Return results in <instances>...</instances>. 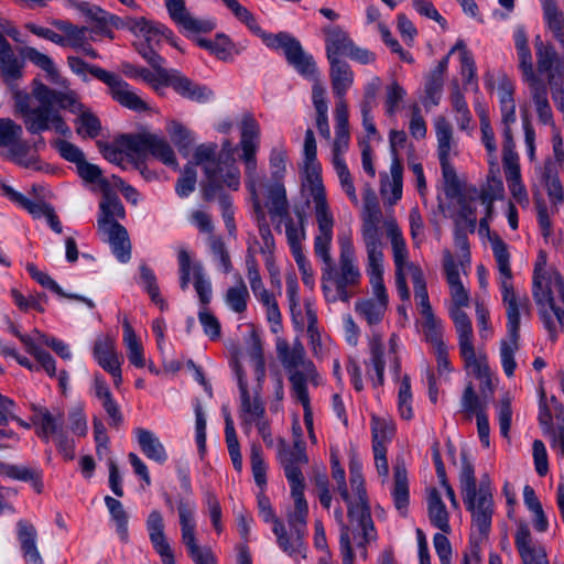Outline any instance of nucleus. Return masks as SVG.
I'll return each instance as SVG.
<instances>
[{
	"label": "nucleus",
	"instance_id": "1",
	"mask_svg": "<svg viewBox=\"0 0 564 564\" xmlns=\"http://www.w3.org/2000/svg\"><path fill=\"white\" fill-rule=\"evenodd\" d=\"M317 232L314 237V253L322 262L321 286L326 302L348 303L357 293L362 279L356 261V251L350 234L338 237L339 258L335 264L332 257L335 218L333 213L315 216Z\"/></svg>",
	"mask_w": 564,
	"mask_h": 564
},
{
	"label": "nucleus",
	"instance_id": "2",
	"mask_svg": "<svg viewBox=\"0 0 564 564\" xmlns=\"http://www.w3.org/2000/svg\"><path fill=\"white\" fill-rule=\"evenodd\" d=\"M384 227L392 249L397 292L402 301H410L411 293L406 283V274H410L413 282L414 300L424 319L425 334L426 336H436L440 330V322L433 314L423 271L420 265L410 261L406 242L397 220L394 218L387 219Z\"/></svg>",
	"mask_w": 564,
	"mask_h": 564
},
{
	"label": "nucleus",
	"instance_id": "3",
	"mask_svg": "<svg viewBox=\"0 0 564 564\" xmlns=\"http://www.w3.org/2000/svg\"><path fill=\"white\" fill-rule=\"evenodd\" d=\"M59 90L52 89L44 84H37L33 88V96L39 101L33 106L31 97L25 93H18L14 97L15 113L22 119L26 131L31 134H41L45 131H54L62 137H70V127L65 121L58 109L53 106Z\"/></svg>",
	"mask_w": 564,
	"mask_h": 564
},
{
	"label": "nucleus",
	"instance_id": "4",
	"mask_svg": "<svg viewBox=\"0 0 564 564\" xmlns=\"http://www.w3.org/2000/svg\"><path fill=\"white\" fill-rule=\"evenodd\" d=\"M332 477L337 484V490L347 505L348 518L351 519L352 525L357 522L358 528L362 530V541L371 542L377 539V532L370 514V507L365 488V480L361 475L360 466L357 463L350 465V487L352 495L348 492L346 484L345 470L338 460L332 459Z\"/></svg>",
	"mask_w": 564,
	"mask_h": 564
},
{
	"label": "nucleus",
	"instance_id": "5",
	"mask_svg": "<svg viewBox=\"0 0 564 564\" xmlns=\"http://www.w3.org/2000/svg\"><path fill=\"white\" fill-rule=\"evenodd\" d=\"M532 295L549 338L557 340V329L551 311L564 305V280L555 270L546 268V254L539 252L533 271Z\"/></svg>",
	"mask_w": 564,
	"mask_h": 564
},
{
	"label": "nucleus",
	"instance_id": "6",
	"mask_svg": "<svg viewBox=\"0 0 564 564\" xmlns=\"http://www.w3.org/2000/svg\"><path fill=\"white\" fill-rule=\"evenodd\" d=\"M288 153L283 147H275L269 156L270 177L258 171V180L253 191L246 186L251 195L252 203H262L265 198V207L272 216L283 217L288 214L289 203L284 177L286 174Z\"/></svg>",
	"mask_w": 564,
	"mask_h": 564
},
{
	"label": "nucleus",
	"instance_id": "7",
	"mask_svg": "<svg viewBox=\"0 0 564 564\" xmlns=\"http://www.w3.org/2000/svg\"><path fill=\"white\" fill-rule=\"evenodd\" d=\"M513 41L521 78L522 82L528 86L529 96L533 101L539 120L543 124H552L553 113L549 102L547 84L535 72L531 48L529 46L528 34L525 28L522 24H518L514 28Z\"/></svg>",
	"mask_w": 564,
	"mask_h": 564
},
{
	"label": "nucleus",
	"instance_id": "8",
	"mask_svg": "<svg viewBox=\"0 0 564 564\" xmlns=\"http://www.w3.org/2000/svg\"><path fill=\"white\" fill-rule=\"evenodd\" d=\"M216 143H203L198 145L193 154L194 167L202 166L206 183L204 185V197L207 200L214 199L217 192L224 187L238 191L240 187V170L231 162H221L217 156Z\"/></svg>",
	"mask_w": 564,
	"mask_h": 564
},
{
	"label": "nucleus",
	"instance_id": "9",
	"mask_svg": "<svg viewBox=\"0 0 564 564\" xmlns=\"http://www.w3.org/2000/svg\"><path fill=\"white\" fill-rule=\"evenodd\" d=\"M302 195L314 216L332 213L326 188L322 178V165L317 160V147L314 132L307 129L303 144V163L301 167Z\"/></svg>",
	"mask_w": 564,
	"mask_h": 564
},
{
	"label": "nucleus",
	"instance_id": "10",
	"mask_svg": "<svg viewBox=\"0 0 564 564\" xmlns=\"http://www.w3.org/2000/svg\"><path fill=\"white\" fill-rule=\"evenodd\" d=\"M67 64L69 68L78 76L85 77L87 73L102 82L111 98L121 107L135 112L150 110L148 102L142 99L137 91L118 74L108 72L99 66L89 65L77 56H68Z\"/></svg>",
	"mask_w": 564,
	"mask_h": 564
},
{
	"label": "nucleus",
	"instance_id": "11",
	"mask_svg": "<svg viewBox=\"0 0 564 564\" xmlns=\"http://www.w3.org/2000/svg\"><path fill=\"white\" fill-rule=\"evenodd\" d=\"M366 272L369 276L372 296L358 300L355 303V312L368 326L372 327L382 322L389 303L383 283V260L366 261Z\"/></svg>",
	"mask_w": 564,
	"mask_h": 564
},
{
	"label": "nucleus",
	"instance_id": "12",
	"mask_svg": "<svg viewBox=\"0 0 564 564\" xmlns=\"http://www.w3.org/2000/svg\"><path fill=\"white\" fill-rule=\"evenodd\" d=\"M443 269L451 295L448 313L454 322L456 334L471 330V321L463 311L464 307L469 306V291L462 281L459 264L449 250H444L443 252Z\"/></svg>",
	"mask_w": 564,
	"mask_h": 564
},
{
	"label": "nucleus",
	"instance_id": "13",
	"mask_svg": "<svg viewBox=\"0 0 564 564\" xmlns=\"http://www.w3.org/2000/svg\"><path fill=\"white\" fill-rule=\"evenodd\" d=\"M22 135V126L10 118H0V147L8 149V159L24 169L42 171L43 163L37 155L30 154L31 147Z\"/></svg>",
	"mask_w": 564,
	"mask_h": 564
},
{
	"label": "nucleus",
	"instance_id": "14",
	"mask_svg": "<svg viewBox=\"0 0 564 564\" xmlns=\"http://www.w3.org/2000/svg\"><path fill=\"white\" fill-rule=\"evenodd\" d=\"M121 144L134 160H145L150 154L163 164L177 167L175 153L170 143L158 134H126L121 135Z\"/></svg>",
	"mask_w": 564,
	"mask_h": 564
},
{
	"label": "nucleus",
	"instance_id": "15",
	"mask_svg": "<svg viewBox=\"0 0 564 564\" xmlns=\"http://www.w3.org/2000/svg\"><path fill=\"white\" fill-rule=\"evenodd\" d=\"M196 505L192 500L180 499L177 502V513L181 527V541L184 544L187 554L195 564H216V558L212 550L198 544L196 539Z\"/></svg>",
	"mask_w": 564,
	"mask_h": 564
},
{
	"label": "nucleus",
	"instance_id": "16",
	"mask_svg": "<svg viewBox=\"0 0 564 564\" xmlns=\"http://www.w3.org/2000/svg\"><path fill=\"white\" fill-rule=\"evenodd\" d=\"M381 220L382 213L377 199L371 198L364 203L360 235L366 250V261L384 259Z\"/></svg>",
	"mask_w": 564,
	"mask_h": 564
},
{
	"label": "nucleus",
	"instance_id": "17",
	"mask_svg": "<svg viewBox=\"0 0 564 564\" xmlns=\"http://www.w3.org/2000/svg\"><path fill=\"white\" fill-rule=\"evenodd\" d=\"M241 160L245 164V183L252 191L258 180L257 151L260 144V126L250 113H245L240 121Z\"/></svg>",
	"mask_w": 564,
	"mask_h": 564
},
{
	"label": "nucleus",
	"instance_id": "18",
	"mask_svg": "<svg viewBox=\"0 0 564 564\" xmlns=\"http://www.w3.org/2000/svg\"><path fill=\"white\" fill-rule=\"evenodd\" d=\"M460 357L464 360L466 370L480 382L482 393L492 391V371L485 352H476L474 346V332L467 330L457 334Z\"/></svg>",
	"mask_w": 564,
	"mask_h": 564
},
{
	"label": "nucleus",
	"instance_id": "19",
	"mask_svg": "<svg viewBox=\"0 0 564 564\" xmlns=\"http://www.w3.org/2000/svg\"><path fill=\"white\" fill-rule=\"evenodd\" d=\"M462 497L467 510L471 513L473 528L478 531L480 539L485 538L490 530L494 513L490 488L481 484L478 489L466 492Z\"/></svg>",
	"mask_w": 564,
	"mask_h": 564
},
{
	"label": "nucleus",
	"instance_id": "20",
	"mask_svg": "<svg viewBox=\"0 0 564 564\" xmlns=\"http://www.w3.org/2000/svg\"><path fill=\"white\" fill-rule=\"evenodd\" d=\"M32 411V425L35 430V434L44 442H50L51 438L65 432L64 411L59 408L48 409L41 404L32 403L30 406Z\"/></svg>",
	"mask_w": 564,
	"mask_h": 564
},
{
	"label": "nucleus",
	"instance_id": "21",
	"mask_svg": "<svg viewBox=\"0 0 564 564\" xmlns=\"http://www.w3.org/2000/svg\"><path fill=\"white\" fill-rule=\"evenodd\" d=\"M534 50L536 56L539 75L546 74L547 83L555 85L564 80V57L558 55L553 44L542 40L541 35L534 37Z\"/></svg>",
	"mask_w": 564,
	"mask_h": 564
},
{
	"label": "nucleus",
	"instance_id": "22",
	"mask_svg": "<svg viewBox=\"0 0 564 564\" xmlns=\"http://www.w3.org/2000/svg\"><path fill=\"white\" fill-rule=\"evenodd\" d=\"M279 357L290 372V378L295 373H301L305 378V383L311 381L317 384L318 375L312 361L305 358V349L301 341L296 340L290 348L286 343L278 344Z\"/></svg>",
	"mask_w": 564,
	"mask_h": 564
},
{
	"label": "nucleus",
	"instance_id": "23",
	"mask_svg": "<svg viewBox=\"0 0 564 564\" xmlns=\"http://www.w3.org/2000/svg\"><path fill=\"white\" fill-rule=\"evenodd\" d=\"M278 460L284 470L290 486L304 485V476L301 468L308 463L305 446H296L295 444L290 446L284 440H280L278 444Z\"/></svg>",
	"mask_w": 564,
	"mask_h": 564
},
{
	"label": "nucleus",
	"instance_id": "24",
	"mask_svg": "<svg viewBox=\"0 0 564 564\" xmlns=\"http://www.w3.org/2000/svg\"><path fill=\"white\" fill-rule=\"evenodd\" d=\"M104 21L112 24L117 29L126 28L135 36L142 37L145 42L159 40L160 36H164L166 39L172 37V31L169 28L143 17L121 20L117 15L108 14L104 18Z\"/></svg>",
	"mask_w": 564,
	"mask_h": 564
},
{
	"label": "nucleus",
	"instance_id": "25",
	"mask_svg": "<svg viewBox=\"0 0 564 564\" xmlns=\"http://www.w3.org/2000/svg\"><path fill=\"white\" fill-rule=\"evenodd\" d=\"M235 370L240 392V417L242 420L245 432L248 434L251 425L264 417L265 409L258 393L251 398L246 377L238 364H236Z\"/></svg>",
	"mask_w": 564,
	"mask_h": 564
},
{
	"label": "nucleus",
	"instance_id": "26",
	"mask_svg": "<svg viewBox=\"0 0 564 564\" xmlns=\"http://www.w3.org/2000/svg\"><path fill=\"white\" fill-rule=\"evenodd\" d=\"M97 223L102 240L109 243L118 261L128 262L131 259V242L127 229L119 223Z\"/></svg>",
	"mask_w": 564,
	"mask_h": 564
},
{
	"label": "nucleus",
	"instance_id": "27",
	"mask_svg": "<svg viewBox=\"0 0 564 564\" xmlns=\"http://www.w3.org/2000/svg\"><path fill=\"white\" fill-rule=\"evenodd\" d=\"M369 360L365 362L367 376L375 387L384 384V368L389 367L388 352L383 346V336L379 332H372L368 339Z\"/></svg>",
	"mask_w": 564,
	"mask_h": 564
},
{
	"label": "nucleus",
	"instance_id": "28",
	"mask_svg": "<svg viewBox=\"0 0 564 564\" xmlns=\"http://www.w3.org/2000/svg\"><path fill=\"white\" fill-rule=\"evenodd\" d=\"M500 290L506 306L508 336H519L520 313L529 310V299L525 295H517L512 282L501 283Z\"/></svg>",
	"mask_w": 564,
	"mask_h": 564
},
{
	"label": "nucleus",
	"instance_id": "29",
	"mask_svg": "<svg viewBox=\"0 0 564 564\" xmlns=\"http://www.w3.org/2000/svg\"><path fill=\"white\" fill-rule=\"evenodd\" d=\"M165 6L171 19L188 34L207 33L215 28L213 21L193 17L185 8V0H165Z\"/></svg>",
	"mask_w": 564,
	"mask_h": 564
},
{
	"label": "nucleus",
	"instance_id": "30",
	"mask_svg": "<svg viewBox=\"0 0 564 564\" xmlns=\"http://www.w3.org/2000/svg\"><path fill=\"white\" fill-rule=\"evenodd\" d=\"M54 25L63 32L62 43H58L61 46H70L74 48L84 47L89 40H95L93 33L97 35H105L109 39H112V31L107 29L106 26H101L98 30H89L84 26H77L68 21L57 20L54 22Z\"/></svg>",
	"mask_w": 564,
	"mask_h": 564
},
{
	"label": "nucleus",
	"instance_id": "31",
	"mask_svg": "<svg viewBox=\"0 0 564 564\" xmlns=\"http://www.w3.org/2000/svg\"><path fill=\"white\" fill-rule=\"evenodd\" d=\"M166 86L172 87L181 97L195 102H207L214 97L213 91L208 87L194 83L173 68L170 72Z\"/></svg>",
	"mask_w": 564,
	"mask_h": 564
},
{
	"label": "nucleus",
	"instance_id": "32",
	"mask_svg": "<svg viewBox=\"0 0 564 564\" xmlns=\"http://www.w3.org/2000/svg\"><path fill=\"white\" fill-rule=\"evenodd\" d=\"M147 530L154 550L161 556L163 564H175L173 550L164 533V520L162 513L154 509L147 519Z\"/></svg>",
	"mask_w": 564,
	"mask_h": 564
},
{
	"label": "nucleus",
	"instance_id": "33",
	"mask_svg": "<svg viewBox=\"0 0 564 564\" xmlns=\"http://www.w3.org/2000/svg\"><path fill=\"white\" fill-rule=\"evenodd\" d=\"M25 63L11 47L8 41L0 40V76L3 83L12 87L22 79Z\"/></svg>",
	"mask_w": 564,
	"mask_h": 564
},
{
	"label": "nucleus",
	"instance_id": "34",
	"mask_svg": "<svg viewBox=\"0 0 564 564\" xmlns=\"http://www.w3.org/2000/svg\"><path fill=\"white\" fill-rule=\"evenodd\" d=\"M17 536L25 564H44L37 547V531L28 520L17 522Z\"/></svg>",
	"mask_w": 564,
	"mask_h": 564
},
{
	"label": "nucleus",
	"instance_id": "35",
	"mask_svg": "<svg viewBox=\"0 0 564 564\" xmlns=\"http://www.w3.org/2000/svg\"><path fill=\"white\" fill-rule=\"evenodd\" d=\"M335 518L340 525L339 542L343 555V564H354L351 540H355L357 545L362 549H365L369 542H365L364 544L360 543L362 541V530L358 528L357 522H355L354 525L352 522H350V525H347L344 522V513L341 509H337L335 511ZM349 521H351L350 518Z\"/></svg>",
	"mask_w": 564,
	"mask_h": 564
},
{
	"label": "nucleus",
	"instance_id": "36",
	"mask_svg": "<svg viewBox=\"0 0 564 564\" xmlns=\"http://www.w3.org/2000/svg\"><path fill=\"white\" fill-rule=\"evenodd\" d=\"M272 530L276 536V543L283 552L295 562L305 558L306 547L303 541L304 533L291 530L289 534L281 521H275V525H273Z\"/></svg>",
	"mask_w": 564,
	"mask_h": 564
},
{
	"label": "nucleus",
	"instance_id": "37",
	"mask_svg": "<svg viewBox=\"0 0 564 564\" xmlns=\"http://www.w3.org/2000/svg\"><path fill=\"white\" fill-rule=\"evenodd\" d=\"M325 35V50L328 61L340 59V55H346L354 41L349 34L339 25L329 24L323 29Z\"/></svg>",
	"mask_w": 564,
	"mask_h": 564
},
{
	"label": "nucleus",
	"instance_id": "38",
	"mask_svg": "<svg viewBox=\"0 0 564 564\" xmlns=\"http://www.w3.org/2000/svg\"><path fill=\"white\" fill-rule=\"evenodd\" d=\"M514 543L525 564H546V553L541 546L536 547L533 545L531 532L527 524L521 523L518 525Z\"/></svg>",
	"mask_w": 564,
	"mask_h": 564
},
{
	"label": "nucleus",
	"instance_id": "39",
	"mask_svg": "<svg viewBox=\"0 0 564 564\" xmlns=\"http://www.w3.org/2000/svg\"><path fill=\"white\" fill-rule=\"evenodd\" d=\"M449 54L443 57L425 78L424 106H437L442 99L444 77L448 68Z\"/></svg>",
	"mask_w": 564,
	"mask_h": 564
},
{
	"label": "nucleus",
	"instance_id": "40",
	"mask_svg": "<svg viewBox=\"0 0 564 564\" xmlns=\"http://www.w3.org/2000/svg\"><path fill=\"white\" fill-rule=\"evenodd\" d=\"M133 434L141 452L147 458L160 465L167 460V452L154 432L143 427H135Z\"/></svg>",
	"mask_w": 564,
	"mask_h": 564
},
{
	"label": "nucleus",
	"instance_id": "41",
	"mask_svg": "<svg viewBox=\"0 0 564 564\" xmlns=\"http://www.w3.org/2000/svg\"><path fill=\"white\" fill-rule=\"evenodd\" d=\"M329 78L335 98L346 97L354 85L355 74L350 65L341 59L328 61Z\"/></svg>",
	"mask_w": 564,
	"mask_h": 564
},
{
	"label": "nucleus",
	"instance_id": "42",
	"mask_svg": "<svg viewBox=\"0 0 564 564\" xmlns=\"http://www.w3.org/2000/svg\"><path fill=\"white\" fill-rule=\"evenodd\" d=\"M558 171L556 163L552 162H545L541 169V180L551 203V214L557 212L558 206L564 204V191L557 176Z\"/></svg>",
	"mask_w": 564,
	"mask_h": 564
},
{
	"label": "nucleus",
	"instance_id": "43",
	"mask_svg": "<svg viewBox=\"0 0 564 564\" xmlns=\"http://www.w3.org/2000/svg\"><path fill=\"white\" fill-rule=\"evenodd\" d=\"M290 487L291 496L294 500V509L288 513V522L291 530L305 533L308 516V506L304 497L305 484Z\"/></svg>",
	"mask_w": 564,
	"mask_h": 564
},
{
	"label": "nucleus",
	"instance_id": "44",
	"mask_svg": "<svg viewBox=\"0 0 564 564\" xmlns=\"http://www.w3.org/2000/svg\"><path fill=\"white\" fill-rule=\"evenodd\" d=\"M93 355L104 370L122 362V357L117 351L116 340L110 335H101L96 339Z\"/></svg>",
	"mask_w": 564,
	"mask_h": 564
},
{
	"label": "nucleus",
	"instance_id": "45",
	"mask_svg": "<svg viewBox=\"0 0 564 564\" xmlns=\"http://www.w3.org/2000/svg\"><path fill=\"white\" fill-rule=\"evenodd\" d=\"M489 243L499 272V284L512 282L508 245L497 235H489Z\"/></svg>",
	"mask_w": 564,
	"mask_h": 564
},
{
	"label": "nucleus",
	"instance_id": "46",
	"mask_svg": "<svg viewBox=\"0 0 564 564\" xmlns=\"http://www.w3.org/2000/svg\"><path fill=\"white\" fill-rule=\"evenodd\" d=\"M427 512L431 523L444 533L451 532L448 512L437 489L432 488L427 495Z\"/></svg>",
	"mask_w": 564,
	"mask_h": 564
},
{
	"label": "nucleus",
	"instance_id": "47",
	"mask_svg": "<svg viewBox=\"0 0 564 564\" xmlns=\"http://www.w3.org/2000/svg\"><path fill=\"white\" fill-rule=\"evenodd\" d=\"M543 19L553 37L564 47V18L555 0H540Z\"/></svg>",
	"mask_w": 564,
	"mask_h": 564
},
{
	"label": "nucleus",
	"instance_id": "48",
	"mask_svg": "<svg viewBox=\"0 0 564 564\" xmlns=\"http://www.w3.org/2000/svg\"><path fill=\"white\" fill-rule=\"evenodd\" d=\"M402 165L400 160H392L390 165L391 178L386 176V181H381V195L390 205L395 204L402 197Z\"/></svg>",
	"mask_w": 564,
	"mask_h": 564
},
{
	"label": "nucleus",
	"instance_id": "49",
	"mask_svg": "<svg viewBox=\"0 0 564 564\" xmlns=\"http://www.w3.org/2000/svg\"><path fill=\"white\" fill-rule=\"evenodd\" d=\"M392 497L397 510L401 516L405 517L409 506V485L408 473L402 464H397L394 466V486Z\"/></svg>",
	"mask_w": 564,
	"mask_h": 564
},
{
	"label": "nucleus",
	"instance_id": "50",
	"mask_svg": "<svg viewBox=\"0 0 564 564\" xmlns=\"http://www.w3.org/2000/svg\"><path fill=\"white\" fill-rule=\"evenodd\" d=\"M285 58L303 77L315 79L318 76L313 56L304 52L301 43L293 46L292 51L289 50V55Z\"/></svg>",
	"mask_w": 564,
	"mask_h": 564
},
{
	"label": "nucleus",
	"instance_id": "51",
	"mask_svg": "<svg viewBox=\"0 0 564 564\" xmlns=\"http://www.w3.org/2000/svg\"><path fill=\"white\" fill-rule=\"evenodd\" d=\"M122 341L126 346L127 356L131 365L137 368H143L145 366L143 346L128 319L123 321Z\"/></svg>",
	"mask_w": 564,
	"mask_h": 564
},
{
	"label": "nucleus",
	"instance_id": "52",
	"mask_svg": "<svg viewBox=\"0 0 564 564\" xmlns=\"http://www.w3.org/2000/svg\"><path fill=\"white\" fill-rule=\"evenodd\" d=\"M449 99L458 128L460 130H468L473 121V116L457 82H453L452 84Z\"/></svg>",
	"mask_w": 564,
	"mask_h": 564
},
{
	"label": "nucleus",
	"instance_id": "53",
	"mask_svg": "<svg viewBox=\"0 0 564 564\" xmlns=\"http://www.w3.org/2000/svg\"><path fill=\"white\" fill-rule=\"evenodd\" d=\"M505 176L510 194L521 206L529 205V195L521 180L520 164L503 166Z\"/></svg>",
	"mask_w": 564,
	"mask_h": 564
},
{
	"label": "nucleus",
	"instance_id": "54",
	"mask_svg": "<svg viewBox=\"0 0 564 564\" xmlns=\"http://www.w3.org/2000/svg\"><path fill=\"white\" fill-rule=\"evenodd\" d=\"M253 207V214L254 219L258 224L259 234L262 239V246L260 247V252L263 256H270L273 254L275 243L273 235L270 230V227L267 223V215H265V204L262 203H252Z\"/></svg>",
	"mask_w": 564,
	"mask_h": 564
},
{
	"label": "nucleus",
	"instance_id": "55",
	"mask_svg": "<svg viewBox=\"0 0 564 564\" xmlns=\"http://www.w3.org/2000/svg\"><path fill=\"white\" fill-rule=\"evenodd\" d=\"M100 216L98 221L117 223L116 218L123 219L126 216L124 207L116 194L109 188H104L102 200L99 205Z\"/></svg>",
	"mask_w": 564,
	"mask_h": 564
},
{
	"label": "nucleus",
	"instance_id": "56",
	"mask_svg": "<svg viewBox=\"0 0 564 564\" xmlns=\"http://www.w3.org/2000/svg\"><path fill=\"white\" fill-rule=\"evenodd\" d=\"M4 195L12 202L17 203L22 208L26 209L34 218L46 217L48 210H52L48 204L43 202H33L26 198L21 193L17 192L9 185L2 187Z\"/></svg>",
	"mask_w": 564,
	"mask_h": 564
},
{
	"label": "nucleus",
	"instance_id": "57",
	"mask_svg": "<svg viewBox=\"0 0 564 564\" xmlns=\"http://www.w3.org/2000/svg\"><path fill=\"white\" fill-rule=\"evenodd\" d=\"M249 297L248 288L243 280L239 278L238 283L226 291L224 301L230 311L242 314L247 310Z\"/></svg>",
	"mask_w": 564,
	"mask_h": 564
},
{
	"label": "nucleus",
	"instance_id": "58",
	"mask_svg": "<svg viewBox=\"0 0 564 564\" xmlns=\"http://www.w3.org/2000/svg\"><path fill=\"white\" fill-rule=\"evenodd\" d=\"M291 384L294 398L303 405L305 426L307 430H313V413L310 405L308 391L305 386V378L301 373H295L291 377Z\"/></svg>",
	"mask_w": 564,
	"mask_h": 564
},
{
	"label": "nucleus",
	"instance_id": "59",
	"mask_svg": "<svg viewBox=\"0 0 564 564\" xmlns=\"http://www.w3.org/2000/svg\"><path fill=\"white\" fill-rule=\"evenodd\" d=\"M197 44L221 61L231 59L234 56V44L225 34H218L214 40L198 39Z\"/></svg>",
	"mask_w": 564,
	"mask_h": 564
},
{
	"label": "nucleus",
	"instance_id": "60",
	"mask_svg": "<svg viewBox=\"0 0 564 564\" xmlns=\"http://www.w3.org/2000/svg\"><path fill=\"white\" fill-rule=\"evenodd\" d=\"M519 349V336L509 337L501 339L500 341V361L503 369L505 375L508 378L513 377L514 370L517 368V362L514 359V355Z\"/></svg>",
	"mask_w": 564,
	"mask_h": 564
},
{
	"label": "nucleus",
	"instance_id": "61",
	"mask_svg": "<svg viewBox=\"0 0 564 564\" xmlns=\"http://www.w3.org/2000/svg\"><path fill=\"white\" fill-rule=\"evenodd\" d=\"M435 134L437 140V153L440 158H449L453 148V129L444 117L435 120Z\"/></svg>",
	"mask_w": 564,
	"mask_h": 564
},
{
	"label": "nucleus",
	"instance_id": "62",
	"mask_svg": "<svg viewBox=\"0 0 564 564\" xmlns=\"http://www.w3.org/2000/svg\"><path fill=\"white\" fill-rule=\"evenodd\" d=\"M479 121H480V131H481V142L485 145L488 153V161L491 165L497 164V144L495 139V133L490 124L489 117L485 109H477Z\"/></svg>",
	"mask_w": 564,
	"mask_h": 564
},
{
	"label": "nucleus",
	"instance_id": "63",
	"mask_svg": "<svg viewBox=\"0 0 564 564\" xmlns=\"http://www.w3.org/2000/svg\"><path fill=\"white\" fill-rule=\"evenodd\" d=\"M76 132L82 138L94 139L99 135L101 124L99 119L91 112L89 108H86L75 119Z\"/></svg>",
	"mask_w": 564,
	"mask_h": 564
},
{
	"label": "nucleus",
	"instance_id": "64",
	"mask_svg": "<svg viewBox=\"0 0 564 564\" xmlns=\"http://www.w3.org/2000/svg\"><path fill=\"white\" fill-rule=\"evenodd\" d=\"M167 133L178 151L187 155L188 149L194 143L193 133L181 122L171 121L166 127Z\"/></svg>",
	"mask_w": 564,
	"mask_h": 564
}]
</instances>
